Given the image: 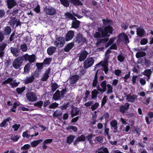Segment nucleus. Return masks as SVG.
I'll use <instances>...</instances> for the list:
<instances>
[{
  "mask_svg": "<svg viewBox=\"0 0 153 153\" xmlns=\"http://www.w3.org/2000/svg\"><path fill=\"white\" fill-rule=\"evenodd\" d=\"M73 15L71 13L67 12L65 13L64 16H65V19H67L68 20L70 19H71L73 20L74 18H75L74 16H73Z\"/></svg>",
  "mask_w": 153,
  "mask_h": 153,
  "instance_id": "nucleus-29",
  "label": "nucleus"
},
{
  "mask_svg": "<svg viewBox=\"0 0 153 153\" xmlns=\"http://www.w3.org/2000/svg\"><path fill=\"white\" fill-rule=\"evenodd\" d=\"M117 59L120 62H122L124 61L125 57L122 54H120L118 56Z\"/></svg>",
  "mask_w": 153,
  "mask_h": 153,
  "instance_id": "nucleus-47",
  "label": "nucleus"
},
{
  "mask_svg": "<svg viewBox=\"0 0 153 153\" xmlns=\"http://www.w3.org/2000/svg\"><path fill=\"white\" fill-rule=\"evenodd\" d=\"M94 62V59L92 57H88L83 63V67L85 69L88 68L92 66Z\"/></svg>",
  "mask_w": 153,
  "mask_h": 153,
  "instance_id": "nucleus-5",
  "label": "nucleus"
},
{
  "mask_svg": "<svg viewBox=\"0 0 153 153\" xmlns=\"http://www.w3.org/2000/svg\"><path fill=\"white\" fill-rule=\"evenodd\" d=\"M74 35V31L70 30L68 31L66 34L65 38L66 41H68L72 39Z\"/></svg>",
  "mask_w": 153,
  "mask_h": 153,
  "instance_id": "nucleus-15",
  "label": "nucleus"
},
{
  "mask_svg": "<svg viewBox=\"0 0 153 153\" xmlns=\"http://www.w3.org/2000/svg\"><path fill=\"white\" fill-rule=\"evenodd\" d=\"M107 96H104L102 100V102L101 104V107L102 108L106 102L107 101Z\"/></svg>",
  "mask_w": 153,
  "mask_h": 153,
  "instance_id": "nucleus-54",
  "label": "nucleus"
},
{
  "mask_svg": "<svg viewBox=\"0 0 153 153\" xmlns=\"http://www.w3.org/2000/svg\"><path fill=\"white\" fill-rule=\"evenodd\" d=\"M36 66L37 68L36 70H38L41 71V70L43 67V63H36Z\"/></svg>",
  "mask_w": 153,
  "mask_h": 153,
  "instance_id": "nucleus-53",
  "label": "nucleus"
},
{
  "mask_svg": "<svg viewBox=\"0 0 153 153\" xmlns=\"http://www.w3.org/2000/svg\"><path fill=\"white\" fill-rule=\"evenodd\" d=\"M96 152L97 153H109L107 148L104 146L100 148Z\"/></svg>",
  "mask_w": 153,
  "mask_h": 153,
  "instance_id": "nucleus-27",
  "label": "nucleus"
},
{
  "mask_svg": "<svg viewBox=\"0 0 153 153\" xmlns=\"http://www.w3.org/2000/svg\"><path fill=\"white\" fill-rule=\"evenodd\" d=\"M35 61H32L25 65L24 67L23 74L29 73L30 70L31 64L35 62Z\"/></svg>",
  "mask_w": 153,
  "mask_h": 153,
  "instance_id": "nucleus-17",
  "label": "nucleus"
},
{
  "mask_svg": "<svg viewBox=\"0 0 153 153\" xmlns=\"http://www.w3.org/2000/svg\"><path fill=\"white\" fill-rule=\"evenodd\" d=\"M126 99L128 101L132 102L134 101V97L133 96H131L130 95H127Z\"/></svg>",
  "mask_w": 153,
  "mask_h": 153,
  "instance_id": "nucleus-52",
  "label": "nucleus"
},
{
  "mask_svg": "<svg viewBox=\"0 0 153 153\" xmlns=\"http://www.w3.org/2000/svg\"><path fill=\"white\" fill-rule=\"evenodd\" d=\"M44 11L47 14L49 15H53L56 13V9L51 7H45Z\"/></svg>",
  "mask_w": 153,
  "mask_h": 153,
  "instance_id": "nucleus-9",
  "label": "nucleus"
},
{
  "mask_svg": "<svg viewBox=\"0 0 153 153\" xmlns=\"http://www.w3.org/2000/svg\"><path fill=\"white\" fill-rule=\"evenodd\" d=\"M94 136V135L93 134L91 133L86 137V138H87L88 140L89 141V142L90 143H91V139L92 137Z\"/></svg>",
  "mask_w": 153,
  "mask_h": 153,
  "instance_id": "nucleus-64",
  "label": "nucleus"
},
{
  "mask_svg": "<svg viewBox=\"0 0 153 153\" xmlns=\"http://www.w3.org/2000/svg\"><path fill=\"white\" fill-rule=\"evenodd\" d=\"M85 137L84 135L82 134L79 136L74 140L73 143V145L76 146L79 142L85 141Z\"/></svg>",
  "mask_w": 153,
  "mask_h": 153,
  "instance_id": "nucleus-14",
  "label": "nucleus"
},
{
  "mask_svg": "<svg viewBox=\"0 0 153 153\" xmlns=\"http://www.w3.org/2000/svg\"><path fill=\"white\" fill-rule=\"evenodd\" d=\"M26 96L27 99L30 101L35 102L37 100L36 95L34 92L31 91L28 92L26 94Z\"/></svg>",
  "mask_w": 153,
  "mask_h": 153,
  "instance_id": "nucleus-8",
  "label": "nucleus"
},
{
  "mask_svg": "<svg viewBox=\"0 0 153 153\" xmlns=\"http://www.w3.org/2000/svg\"><path fill=\"white\" fill-rule=\"evenodd\" d=\"M79 111V110L74 106L72 107V108L71 110V117L72 118L74 116L78 115Z\"/></svg>",
  "mask_w": 153,
  "mask_h": 153,
  "instance_id": "nucleus-16",
  "label": "nucleus"
},
{
  "mask_svg": "<svg viewBox=\"0 0 153 153\" xmlns=\"http://www.w3.org/2000/svg\"><path fill=\"white\" fill-rule=\"evenodd\" d=\"M51 91L54 92L58 88L59 86L56 82H51Z\"/></svg>",
  "mask_w": 153,
  "mask_h": 153,
  "instance_id": "nucleus-36",
  "label": "nucleus"
},
{
  "mask_svg": "<svg viewBox=\"0 0 153 153\" xmlns=\"http://www.w3.org/2000/svg\"><path fill=\"white\" fill-rule=\"evenodd\" d=\"M56 48L55 47L51 46L47 49V52L49 55H52L56 51Z\"/></svg>",
  "mask_w": 153,
  "mask_h": 153,
  "instance_id": "nucleus-26",
  "label": "nucleus"
},
{
  "mask_svg": "<svg viewBox=\"0 0 153 153\" xmlns=\"http://www.w3.org/2000/svg\"><path fill=\"white\" fill-rule=\"evenodd\" d=\"M67 129V130L72 129L74 132H76L78 130L76 127L73 126H68Z\"/></svg>",
  "mask_w": 153,
  "mask_h": 153,
  "instance_id": "nucleus-59",
  "label": "nucleus"
},
{
  "mask_svg": "<svg viewBox=\"0 0 153 153\" xmlns=\"http://www.w3.org/2000/svg\"><path fill=\"white\" fill-rule=\"evenodd\" d=\"M144 63L147 66H149L151 64V62L149 59L145 58L144 59Z\"/></svg>",
  "mask_w": 153,
  "mask_h": 153,
  "instance_id": "nucleus-55",
  "label": "nucleus"
},
{
  "mask_svg": "<svg viewBox=\"0 0 153 153\" xmlns=\"http://www.w3.org/2000/svg\"><path fill=\"white\" fill-rule=\"evenodd\" d=\"M73 42L74 43L79 46H81L84 43L86 44L88 42L87 40L83 36L82 33H80L76 34L73 39Z\"/></svg>",
  "mask_w": 153,
  "mask_h": 153,
  "instance_id": "nucleus-1",
  "label": "nucleus"
},
{
  "mask_svg": "<svg viewBox=\"0 0 153 153\" xmlns=\"http://www.w3.org/2000/svg\"><path fill=\"white\" fill-rule=\"evenodd\" d=\"M114 30V29L111 26L105 27L101 32L102 37L109 36V34H111Z\"/></svg>",
  "mask_w": 153,
  "mask_h": 153,
  "instance_id": "nucleus-2",
  "label": "nucleus"
},
{
  "mask_svg": "<svg viewBox=\"0 0 153 153\" xmlns=\"http://www.w3.org/2000/svg\"><path fill=\"white\" fill-rule=\"evenodd\" d=\"M5 10L4 9H0V19L2 18L5 15Z\"/></svg>",
  "mask_w": 153,
  "mask_h": 153,
  "instance_id": "nucleus-63",
  "label": "nucleus"
},
{
  "mask_svg": "<svg viewBox=\"0 0 153 153\" xmlns=\"http://www.w3.org/2000/svg\"><path fill=\"white\" fill-rule=\"evenodd\" d=\"M114 38H111L108 42L107 43L106 45H105V47L107 48L108 46H109L110 45H111L112 43H113V42L114 41Z\"/></svg>",
  "mask_w": 153,
  "mask_h": 153,
  "instance_id": "nucleus-62",
  "label": "nucleus"
},
{
  "mask_svg": "<svg viewBox=\"0 0 153 153\" xmlns=\"http://www.w3.org/2000/svg\"><path fill=\"white\" fill-rule=\"evenodd\" d=\"M62 111L61 110L57 109L55 111L53 115L54 118H57L59 116H60L62 115Z\"/></svg>",
  "mask_w": 153,
  "mask_h": 153,
  "instance_id": "nucleus-35",
  "label": "nucleus"
},
{
  "mask_svg": "<svg viewBox=\"0 0 153 153\" xmlns=\"http://www.w3.org/2000/svg\"><path fill=\"white\" fill-rule=\"evenodd\" d=\"M110 125L113 128L114 130H113V132L114 133H116L117 132V122L115 120H112L110 123Z\"/></svg>",
  "mask_w": 153,
  "mask_h": 153,
  "instance_id": "nucleus-25",
  "label": "nucleus"
},
{
  "mask_svg": "<svg viewBox=\"0 0 153 153\" xmlns=\"http://www.w3.org/2000/svg\"><path fill=\"white\" fill-rule=\"evenodd\" d=\"M129 104L128 103H126L124 105H121L120 107V111L123 114L126 111L128 110L129 108Z\"/></svg>",
  "mask_w": 153,
  "mask_h": 153,
  "instance_id": "nucleus-18",
  "label": "nucleus"
},
{
  "mask_svg": "<svg viewBox=\"0 0 153 153\" xmlns=\"http://www.w3.org/2000/svg\"><path fill=\"white\" fill-rule=\"evenodd\" d=\"M61 97L60 92L59 90H57L53 95V98L56 101L60 100Z\"/></svg>",
  "mask_w": 153,
  "mask_h": 153,
  "instance_id": "nucleus-22",
  "label": "nucleus"
},
{
  "mask_svg": "<svg viewBox=\"0 0 153 153\" xmlns=\"http://www.w3.org/2000/svg\"><path fill=\"white\" fill-rule=\"evenodd\" d=\"M11 29L9 26H7L4 28L3 33L4 35L7 36L9 35L11 33Z\"/></svg>",
  "mask_w": 153,
  "mask_h": 153,
  "instance_id": "nucleus-32",
  "label": "nucleus"
},
{
  "mask_svg": "<svg viewBox=\"0 0 153 153\" xmlns=\"http://www.w3.org/2000/svg\"><path fill=\"white\" fill-rule=\"evenodd\" d=\"M99 71V70L97 71L95 75L94 78L93 80L92 84V86L93 87H97L98 85H99L98 80L97 74Z\"/></svg>",
  "mask_w": 153,
  "mask_h": 153,
  "instance_id": "nucleus-19",
  "label": "nucleus"
},
{
  "mask_svg": "<svg viewBox=\"0 0 153 153\" xmlns=\"http://www.w3.org/2000/svg\"><path fill=\"white\" fill-rule=\"evenodd\" d=\"M7 43L3 42L0 44V52H2L6 46Z\"/></svg>",
  "mask_w": 153,
  "mask_h": 153,
  "instance_id": "nucleus-45",
  "label": "nucleus"
},
{
  "mask_svg": "<svg viewBox=\"0 0 153 153\" xmlns=\"http://www.w3.org/2000/svg\"><path fill=\"white\" fill-rule=\"evenodd\" d=\"M20 137L19 135H12L10 137V139L14 141H16Z\"/></svg>",
  "mask_w": 153,
  "mask_h": 153,
  "instance_id": "nucleus-51",
  "label": "nucleus"
},
{
  "mask_svg": "<svg viewBox=\"0 0 153 153\" xmlns=\"http://www.w3.org/2000/svg\"><path fill=\"white\" fill-rule=\"evenodd\" d=\"M108 40V38L100 39L97 40V42L96 43V45L98 47L102 43H106Z\"/></svg>",
  "mask_w": 153,
  "mask_h": 153,
  "instance_id": "nucleus-34",
  "label": "nucleus"
},
{
  "mask_svg": "<svg viewBox=\"0 0 153 153\" xmlns=\"http://www.w3.org/2000/svg\"><path fill=\"white\" fill-rule=\"evenodd\" d=\"M51 70V68H48V69L45 71V73L43 75V77L42 78L41 80L42 81H46L49 77L48 75Z\"/></svg>",
  "mask_w": 153,
  "mask_h": 153,
  "instance_id": "nucleus-21",
  "label": "nucleus"
},
{
  "mask_svg": "<svg viewBox=\"0 0 153 153\" xmlns=\"http://www.w3.org/2000/svg\"><path fill=\"white\" fill-rule=\"evenodd\" d=\"M88 54V53L86 50H82L79 53L77 54V56L75 58L76 59L78 57L79 59L78 61L82 62L84 61L86 59ZM78 62V63L79 62Z\"/></svg>",
  "mask_w": 153,
  "mask_h": 153,
  "instance_id": "nucleus-6",
  "label": "nucleus"
},
{
  "mask_svg": "<svg viewBox=\"0 0 153 153\" xmlns=\"http://www.w3.org/2000/svg\"><path fill=\"white\" fill-rule=\"evenodd\" d=\"M20 49L23 51H26L27 49V47L26 44L24 43L21 45L20 46Z\"/></svg>",
  "mask_w": 153,
  "mask_h": 153,
  "instance_id": "nucleus-58",
  "label": "nucleus"
},
{
  "mask_svg": "<svg viewBox=\"0 0 153 153\" xmlns=\"http://www.w3.org/2000/svg\"><path fill=\"white\" fill-rule=\"evenodd\" d=\"M118 40L120 42H123L126 43L129 42L128 36L124 33H121L118 35Z\"/></svg>",
  "mask_w": 153,
  "mask_h": 153,
  "instance_id": "nucleus-10",
  "label": "nucleus"
},
{
  "mask_svg": "<svg viewBox=\"0 0 153 153\" xmlns=\"http://www.w3.org/2000/svg\"><path fill=\"white\" fill-rule=\"evenodd\" d=\"M100 94V92L97 90V89H94L91 92L92 99H96L98 94Z\"/></svg>",
  "mask_w": 153,
  "mask_h": 153,
  "instance_id": "nucleus-28",
  "label": "nucleus"
},
{
  "mask_svg": "<svg viewBox=\"0 0 153 153\" xmlns=\"http://www.w3.org/2000/svg\"><path fill=\"white\" fill-rule=\"evenodd\" d=\"M99 106V103L98 102H96L94 104L92 105L91 107V108L92 111L95 110Z\"/></svg>",
  "mask_w": 153,
  "mask_h": 153,
  "instance_id": "nucleus-61",
  "label": "nucleus"
},
{
  "mask_svg": "<svg viewBox=\"0 0 153 153\" xmlns=\"http://www.w3.org/2000/svg\"><path fill=\"white\" fill-rule=\"evenodd\" d=\"M61 4L64 7H68L69 6V0H59Z\"/></svg>",
  "mask_w": 153,
  "mask_h": 153,
  "instance_id": "nucleus-40",
  "label": "nucleus"
},
{
  "mask_svg": "<svg viewBox=\"0 0 153 153\" xmlns=\"http://www.w3.org/2000/svg\"><path fill=\"white\" fill-rule=\"evenodd\" d=\"M25 90V87H23L21 88H17L16 90L18 94H21Z\"/></svg>",
  "mask_w": 153,
  "mask_h": 153,
  "instance_id": "nucleus-49",
  "label": "nucleus"
},
{
  "mask_svg": "<svg viewBox=\"0 0 153 153\" xmlns=\"http://www.w3.org/2000/svg\"><path fill=\"white\" fill-rule=\"evenodd\" d=\"M76 136L72 135H70L67 138L66 143L69 144L71 143L73 141Z\"/></svg>",
  "mask_w": 153,
  "mask_h": 153,
  "instance_id": "nucleus-39",
  "label": "nucleus"
},
{
  "mask_svg": "<svg viewBox=\"0 0 153 153\" xmlns=\"http://www.w3.org/2000/svg\"><path fill=\"white\" fill-rule=\"evenodd\" d=\"M43 105V102L42 100L40 101H39L35 103L34 104V105L35 106H37L39 108H42Z\"/></svg>",
  "mask_w": 153,
  "mask_h": 153,
  "instance_id": "nucleus-50",
  "label": "nucleus"
},
{
  "mask_svg": "<svg viewBox=\"0 0 153 153\" xmlns=\"http://www.w3.org/2000/svg\"><path fill=\"white\" fill-rule=\"evenodd\" d=\"M18 57V58H20V59L21 61H22V62L23 60L25 61H28L29 62H30L32 61H35L36 60L35 59L36 58L35 56L33 54L29 55L27 53Z\"/></svg>",
  "mask_w": 153,
  "mask_h": 153,
  "instance_id": "nucleus-3",
  "label": "nucleus"
},
{
  "mask_svg": "<svg viewBox=\"0 0 153 153\" xmlns=\"http://www.w3.org/2000/svg\"><path fill=\"white\" fill-rule=\"evenodd\" d=\"M51 58H47L44 60L43 63L45 65H49L51 63Z\"/></svg>",
  "mask_w": 153,
  "mask_h": 153,
  "instance_id": "nucleus-56",
  "label": "nucleus"
},
{
  "mask_svg": "<svg viewBox=\"0 0 153 153\" xmlns=\"http://www.w3.org/2000/svg\"><path fill=\"white\" fill-rule=\"evenodd\" d=\"M59 105V104L56 103V102H54L50 104L48 106V108H49L52 109L56 108L58 107Z\"/></svg>",
  "mask_w": 153,
  "mask_h": 153,
  "instance_id": "nucleus-46",
  "label": "nucleus"
},
{
  "mask_svg": "<svg viewBox=\"0 0 153 153\" xmlns=\"http://www.w3.org/2000/svg\"><path fill=\"white\" fill-rule=\"evenodd\" d=\"M11 52L13 55L17 56L19 55V51L16 48L11 47L10 48Z\"/></svg>",
  "mask_w": 153,
  "mask_h": 153,
  "instance_id": "nucleus-24",
  "label": "nucleus"
},
{
  "mask_svg": "<svg viewBox=\"0 0 153 153\" xmlns=\"http://www.w3.org/2000/svg\"><path fill=\"white\" fill-rule=\"evenodd\" d=\"M6 2L8 8L11 9L17 5V3L15 0H7Z\"/></svg>",
  "mask_w": 153,
  "mask_h": 153,
  "instance_id": "nucleus-13",
  "label": "nucleus"
},
{
  "mask_svg": "<svg viewBox=\"0 0 153 153\" xmlns=\"http://www.w3.org/2000/svg\"><path fill=\"white\" fill-rule=\"evenodd\" d=\"M102 21L103 22V25L105 27L108 26H111L110 25L112 23V21L111 20L108 19H103Z\"/></svg>",
  "mask_w": 153,
  "mask_h": 153,
  "instance_id": "nucleus-31",
  "label": "nucleus"
},
{
  "mask_svg": "<svg viewBox=\"0 0 153 153\" xmlns=\"http://www.w3.org/2000/svg\"><path fill=\"white\" fill-rule=\"evenodd\" d=\"M74 45V42H72L68 44L64 49L65 52H68L73 47Z\"/></svg>",
  "mask_w": 153,
  "mask_h": 153,
  "instance_id": "nucleus-30",
  "label": "nucleus"
},
{
  "mask_svg": "<svg viewBox=\"0 0 153 153\" xmlns=\"http://www.w3.org/2000/svg\"><path fill=\"white\" fill-rule=\"evenodd\" d=\"M79 76L78 75H74L71 77L69 81L70 84H73L76 83L79 79Z\"/></svg>",
  "mask_w": 153,
  "mask_h": 153,
  "instance_id": "nucleus-20",
  "label": "nucleus"
},
{
  "mask_svg": "<svg viewBox=\"0 0 153 153\" xmlns=\"http://www.w3.org/2000/svg\"><path fill=\"white\" fill-rule=\"evenodd\" d=\"M17 22V19L16 17H13L9 22V25L13 27Z\"/></svg>",
  "mask_w": 153,
  "mask_h": 153,
  "instance_id": "nucleus-37",
  "label": "nucleus"
},
{
  "mask_svg": "<svg viewBox=\"0 0 153 153\" xmlns=\"http://www.w3.org/2000/svg\"><path fill=\"white\" fill-rule=\"evenodd\" d=\"M67 88H65L63 89L60 92V95L61 97L63 98L64 97V95L67 91Z\"/></svg>",
  "mask_w": 153,
  "mask_h": 153,
  "instance_id": "nucleus-60",
  "label": "nucleus"
},
{
  "mask_svg": "<svg viewBox=\"0 0 153 153\" xmlns=\"http://www.w3.org/2000/svg\"><path fill=\"white\" fill-rule=\"evenodd\" d=\"M72 20L71 28H74L76 29H78L80 27V22L78 20L76 17Z\"/></svg>",
  "mask_w": 153,
  "mask_h": 153,
  "instance_id": "nucleus-11",
  "label": "nucleus"
},
{
  "mask_svg": "<svg viewBox=\"0 0 153 153\" xmlns=\"http://www.w3.org/2000/svg\"><path fill=\"white\" fill-rule=\"evenodd\" d=\"M107 84L106 80L102 81L100 85H98L97 87V90L100 92V94H102L107 90Z\"/></svg>",
  "mask_w": 153,
  "mask_h": 153,
  "instance_id": "nucleus-4",
  "label": "nucleus"
},
{
  "mask_svg": "<svg viewBox=\"0 0 153 153\" xmlns=\"http://www.w3.org/2000/svg\"><path fill=\"white\" fill-rule=\"evenodd\" d=\"M35 79L33 75H32L30 77H27L26 79L25 80V83L28 84L30 83H31Z\"/></svg>",
  "mask_w": 153,
  "mask_h": 153,
  "instance_id": "nucleus-33",
  "label": "nucleus"
},
{
  "mask_svg": "<svg viewBox=\"0 0 153 153\" xmlns=\"http://www.w3.org/2000/svg\"><path fill=\"white\" fill-rule=\"evenodd\" d=\"M42 139H40L37 140H34L31 143V145L32 147H36L38 144L42 141Z\"/></svg>",
  "mask_w": 153,
  "mask_h": 153,
  "instance_id": "nucleus-41",
  "label": "nucleus"
},
{
  "mask_svg": "<svg viewBox=\"0 0 153 153\" xmlns=\"http://www.w3.org/2000/svg\"><path fill=\"white\" fill-rule=\"evenodd\" d=\"M65 39L63 37H57L54 42V44L56 47H61L65 43Z\"/></svg>",
  "mask_w": 153,
  "mask_h": 153,
  "instance_id": "nucleus-7",
  "label": "nucleus"
},
{
  "mask_svg": "<svg viewBox=\"0 0 153 153\" xmlns=\"http://www.w3.org/2000/svg\"><path fill=\"white\" fill-rule=\"evenodd\" d=\"M152 71L150 69L145 70L143 73L144 75L146 76H151Z\"/></svg>",
  "mask_w": 153,
  "mask_h": 153,
  "instance_id": "nucleus-48",
  "label": "nucleus"
},
{
  "mask_svg": "<svg viewBox=\"0 0 153 153\" xmlns=\"http://www.w3.org/2000/svg\"><path fill=\"white\" fill-rule=\"evenodd\" d=\"M145 33V31L144 29L140 27L137 28V34L138 36L140 37H142L144 35Z\"/></svg>",
  "mask_w": 153,
  "mask_h": 153,
  "instance_id": "nucleus-23",
  "label": "nucleus"
},
{
  "mask_svg": "<svg viewBox=\"0 0 153 153\" xmlns=\"http://www.w3.org/2000/svg\"><path fill=\"white\" fill-rule=\"evenodd\" d=\"M146 143L144 141L143 142H139L138 144H137L136 146V147L137 146H138L139 147H142V148H144L145 147L144 143Z\"/></svg>",
  "mask_w": 153,
  "mask_h": 153,
  "instance_id": "nucleus-57",
  "label": "nucleus"
},
{
  "mask_svg": "<svg viewBox=\"0 0 153 153\" xmlns=\"http://www.w3.org/2000/svg\"><path fill=\"white\" fill-rule=\"evenodd\" d=\"M107 88L108 89L107 90L106 94H111L113 92V87L110 84H107Z\"/></svg>",
  "mask_w": 153,
  "mask_h": 153,
  "instance_id": "nucleus-43",
  "label": "nucleus"
},
{
  "mask_svg": "<svg viewBox=\"0 0 153 153\" xmlns=\"http://www.w3.org/2000/svg\"><path fill=\"white\" fill-rule=\"evenodd\" d=\"M146 55V53L143 51H139L137 53L136 55V56L137 58L143 57Z\"/></svg>",
  "mask_w": 153,
  "mask_h": 153,
  "instance_id": "nucleus-42",
  "label": "nucleus"
},
{
  "mask_svg": "<svg viewBox=\"0 0 153 153\" xmlns=\"http://www.w3.org/2000/svg\"><path fill=\"white\" fill-rule=\"evenodd\" d=\"M111 51L109 50H107L105 52V57L104 59L108 60L110 58V53H111Z\"/></svg>",
  "mask_w": 153,
  "mask_h": 153,
  "instance_id": "nucleus-44",
  "label": "nucleus"
},
{
  "mask_svg": "<svg viewBox=\"0 0 153 153\" xmlns=\"http://www.w3.org/2000/svg\"><path fill=\"white\" fill-rule=\"evenodd\" d=\"M69 1L74 5L79 6L82 5V3L79 0H69Z\"/></svg>",
  "mask_w": 153,
  "mask_h": 153,
  "instance_id": "nucleus-38",
  "label": "nucleus"
},
{
  "mask_svg": "<svg viewBox=\"0 0 153 153\" xmlns=\"http://www.w3.org/2000/svg\"><path fill=\"white\" fill-rule=\"evenodd\" d=\"M20 58L17 57L13 61V67L15 69H18L20 67L22 63V61H21Z\"/></svg>",
  "mask_w": 153,
  "mask_h": 153,
  "instance_id": "nucleus-12",
  "label": "nucleus"
}]
</instances>
